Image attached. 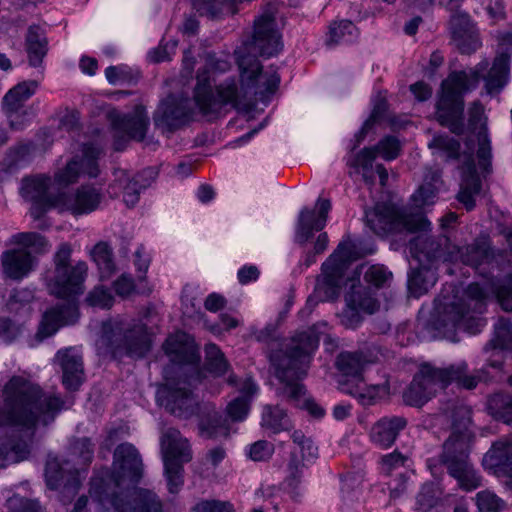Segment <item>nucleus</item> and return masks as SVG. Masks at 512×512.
<instances>
[{"label":"nucleus","instance_id":"40","mask_svg":"<svg viewBox=\"0 0 512 512\" xmlns=\"http://www.w3.org/2000/svg\"><path fill=\"white\" fill-rule=\"evenodd\" d=\"M25 43L30 65L38 67L48 51V40L44 30L37 25L30 26L26 34Z\"/></svg>","mask_w":512,"mask_h":512},{"label":"nucleus","instance_id":"31","mask_svg":"<svg viewBox=\"0 0 512 512\" xmlns=\"http://www.w3.org/2000/svg\"><path fill=\"white\" fill-rule=\"evenodd\" d=\"M483 465L497 476H507L512 487V438L494 443L484 455Z\"/></svg>","mask_w":512,"mask_h":512},{"label":"nucleus","instance_id":"56","mask_svg":"<svg viewBox=\"0 0 512 512\" xmlns=\"http://www.w3.org/2000/svg\"><path fill=\"white\" fill-rule=\"evenodd\" d=\"M476 504L479 512H500L505 507V502L493 491L483 490L476 495Z\"/></svg>","mask_w":512,"mask_h":512},{"label":"nucleus","instance_id":"32","mask_svg":"<svg viewBox=\"0 0 512 512\" xmlns=\"http://www.w3.org/2000/svg\"><path fill=\"white\" fill-rule=\"evenodd\" d=\"M55 359L62 369V384H82L87 380L83 357L77 348L68 347L59 350Z\"/></svg>","mask_w":512,"mask_h":512},{"label":"nucleus","instance_id":"4","mask_svg":"<svg viewBox=\"0 0 512 512\" xmlns=\"http://www.w3.org/2000/svg\"><path fill=\"white\" fill-rule=\"evenodd\" d=\"M366 219L367 225L377 235L418 233L409 241V249L420 266L433 268L441 262H453L450 254L455 244L446 234H427L431 223L419 209L381 203L376 205L374 211L366 213Z\"/></svg>","mask_w":512,"mask_h":512},{"label":"nucleus","instance_id":"23","mask_svg":"<svg viewBox=\"0 0 512 512\" xmlns=\"http://www.w3.org/2000/svg\"><path fill=\"white\" fill-rule=\"evenodd\" d=\"M101 201L102 193L99 189L82 185L74 193H59L57 209L73 215L88 214L95 211Z\"/></svg>","mask_w":512,"mask_h":512},{"label":"nucleus","instance_id":"37","mask_svg":"<svg viewBox=\"0 0 512 512\" xmlns=\"http://www.w3.org/2000/svg\"><path fill=\"white\" fill-rule=\"evenodd\" d=\"M356 274L358 276L363 274L364 284L358 283L357 285H362L366 293L374 296L373 289H383L390 286L393 275L385 266L375 264V265H361L357 270Z\"/></svg>","mask_w":512,"mask_h":512},{"label":"nucleus","instance_id":"6","mask_svg":"<svg viewBox=\"0 0 512 512\" xmlns=\"http://www.w3.org/2000/svg\"><path fill=\"white\" fill-rule=\"evenodd\" d=\"M503 362L492 360L482 368L468 374L466 362L452 364L445 368H438L429 362L419 365L418 371L414 374L411 384L441 383L451 384H478L479 382H500L504 378Z\"/></svg>","mask_w":512,"mask_h":512},{"label":"nucleus","instance_id":"42","mask_svg":"<svg viewBox=\"0 0 512 512\" xmlns=\"http://www.w3.org/2000/svg\"><path fill=\"white\" fill-rule=\"evenodd\" d=\"M101 280L110 279L117 271L112 247L104 241L98 242L90 251Z\"/></svg>","mask_w":512,"mask_h":512},{"label":"nucleus","instance_id":"50","mask_svg":"<svg viewBox=\"0 0 512 512\" xmlns=\"http://www.w3.org/2000/svg\"><path fill=\"white\" fill-rule=\"evenodd\" d=\"M486 292L478 283H471L464 292V296L450 304L463 303V309L472 310L481 314L485 307Z\"/></svg>","mask_w":512,"mask_h":512},{"label":"nucleus","instance_id":"13","mask_svg":"<svg viewBox=\"0 0 512 512\" xmlns=\"http://www.w3.org/2000/svg\"><path fill=\"white\" fill-rule=\"evenodd\" d=\"M165 476L170 493H177L183 484V463L192 459L188 440L172 427L162 431L160 438Z\"/></svg>","mask_w":512,"mask_h":512},{"label":"nucleus","instance_id":"2","mask_svg":"<svg viewBox=\"0 0 512 512\" xmlns=\"http://www.w3.org/2000/svg\"><path fill=\"white\" fill-rule=\"evenodd\" d=\"M0 426H9L11 439L0 449V468L27 458L37 424L47 426L62 410L73 405L71 397L43 392L36 386H4Z\"/></svg>","mask_w":512,"mask_h":512},{"label":"nucleus","instance_id":"60","mask_svg":"<svg viewBox=\"0 0 512 512\" xmlns=\"http://www.w3.org/2000/svg\"><path fill=\"white\" fill-rule=\"evenodd\" d=\"M274 453V445L266 440H259L251 444L248 456L253 461H267Z\"/></svg>","mask_w":512,"mask_h":512},{"label":"nucleus","instance_id":"9","mask_svg":"<svg viewBox=\"0 0 512 512\" xmlns=\"http://www.w3.org/2000/svg\"><path fill=\"white\" fill-rule=\"evenodd\" d=\"M319 340V333L314 327L298 332L273 359L276 376L283 384H293V381L304 377Z\"/></svg>","mask_w":512,"mask_h":512},{"label":"nucleus","instance_id":"8","mask_svg":"<svg viewBox=\"0 0 512 512\" xmlns=\"http://www.w3.org/2000/svg\"><path fill=\"white\" fill-rule=\"evenodd\" d=\"M471 434L469 431L451 433L442 445L440 463L464 491H473L481 486L482 477L470 461Z\"/></svg>","mask_w":512,"mask_h":512},{"label":"nucleus","instance_id":"49","mask_svg":"<svg viewBox=\"0 0 512 512\" xmlns=\"http://www.w3.org/2000/svg\"><path fill=\"white\" fill-rule=\"evenodd\" d=\"M403 403L420 408L437 395L434 386H405L401 391Z\"/></svg>","mask_w":512,"mask_h":512},{"label":"nucleus","instance_id":"21","mask_svg":"<svg viewBox=\"0 0 512 512\" xmlns=\"http://www.w3.org/2000/svg\"><path fill=\"white\" fill-rule=\"evenodd\" d=\"M81 157H74L66 166L56 172L55 181L60 185H69L77 181L81 173L95 178L99 174L97 160L101 150L94 144H85L82 149Z\"/></svg>","mask_w":512,"mask_h":512},{"label":"nucleus","instance_id":"17","mask_svg":"<svg viewBox=\"0 0 512 512\" xmlns=\"http://www.w3.org/2000/svg\"><path fill=\"white\" fill-rule=\"evenodd\" d=\"M50 185L51 178L45 174L22 179L20 194L24 199L33 202L31 215L36 219L40 218L46 210L58 208V194L49 193Z\"/></svg>","mask_w":512,"mask_h":512},{"label":"nucleus","instance_id":"22","mask_svg":"<svg viewBox=\"0 0 512 512\" xmlns=\"http://www.w3.org/2000/svg\"><path fill=\"white\" fill-rule=\"evenodd\" d=\"M68 462L50 458L46 463L45 476L50 489L62 488V500L69 501L78 491L81 482L76 469L66 467Z\"/></svg>","mask_w":512,"mask_h":512},{"label":"nucleus","instance_id":"63","mask_svg":"<svg viewBox=\"0 0 512 512\" xmlns=\"http://www.w3.org/2000/svg\"><path fill=\"white\" fill-rule=\"evenodd\" d=\"M194 512H233L231 503L220 500H203L192 509Z\"/></svg>","mask_w":512,"mask_h":512},{"label":"nucleus","instance_id":"30","mask_svg":"<svg viewBox=\"0 0 512 512\" xmlns=\"http://www.w3.org/2000/svg\"><path fill=\"white\" fill-rule=\"evenodd\" d=\"M464 161L460 166L462 172V182L457 199L462 203L466 210L471 211L475 207V195L481 190V180L478 176L473 155L463 154Z\"/></svg>","mask_w":512,"mask_h":512},{"label":"nucleus","instance_id":"41","mask_svg":"<svg viewBox=\"0 0 512 512\" xmlns=\"http://www.w3.org/2000/svg\"><path fill=\"white\" fill-rule=\"evenodd\" d=\"M32 150L33 146L30 144H21L10 148L0 164V178L4 179L6 175L12 174L28 164L32 160Z\"/></svg>","mask_w":512,"mask_h":512},{"label":"nucleus","instance_id":"36","mask_svg":"<svg viewBox=\"0 0 512 512\" xmlns=\"http://www.w3.org/2000/svg\"><path fill=\"white\" fill-rule=\"evenodd\" d=\"M375 361L374 357L362 351L342 352L337 356L336 366L343 375L353 377L357 381H364L362 373L368 364Z\"/></svg>","mask_w":512,"mask_h":512},{"label":"nucleus","instance_id":"24","mask_svg":"<svg viewBox=\"0 0 512 512\" xmlns=\"http://www.w3.org/2000/svg\"><path fill=\"white\" fill-rule=\"evenodd\" d=\"M317 207V213L308 208H303L300 211L295 228L294 240L296 243L305 244L312 238L314 231H321L325 227L331 203L328 199H319Z\"/></svg>","mask_w":512,"mask_h":512},{"label":"nucleus","instance_id":"1","mask_svg":"<svg viewBox=\"0 0 512 512\" xmlns=\"http://www.w3.org/2000/svg\"><path fill=\"white\" fill-rule=\"evenodd\" d=\"M275 14L276 8L268 3L254 20L252 39L235 50L241 74L240 86L234 78H228L216 86L215 94L206 85L205 74H200L193 99L170 94L160 101L153 113L155 127L162 132H175L192 121L197 111L212 120L226 107H248L251 95L263 103L269 102L271 95L278 89L280 76L276 70L263 72L257 56L271 57L282 49Z\"/></svg>","mask_w":512,"mask_h":512},{"label":"nucleus","instance_id":"18","mask_svg":"<svg viewBox=\"0 0 512 512\" xmlns=\"http://www.w3.org/2000/svg\"><path fill=\"white\" fill-rule=\"evenodd\" d=\"M401 150L399 140L394 136L384 137L377 145L373 147H365L360 150L350 162V165L356 168H362L363 179L366 183L372 185L375 182L373 172V162L381 156L383 159L390 161L398 157Z\"/></svg>","mask_w":512,"mask_h":512},{"label":"nucleus","instance_id":"48","mask_svg":"<svg viewBox=\"0 0 512 512\" xmlns=\"http://www.w3.org/2000/svg\"><path fill=\"white\" fill-rule=\"evenodd\" d=\"M386 110V99L378 96L374 100L373 109L369 118L364 122L360 131L355 134L354 144L351 148L352 151L362 143L369 131L373 129L374 125L380 123L384 119Z\"/></svg>","mask_w":512,"mask_h":512},{"label":"nucleus","instance_id":"47","mask_svg":"<svg viewBox=\"0 0 512 512\" xmlns=\"http://www.w3.org/2000/svg\"><path fill=\"white\" fill-rule=\"evenodd\" d=\"M261 426L276 434L281 431L289 430L291 422L285 410L278 405H266L262 412Z\"/></svg>","mask_w":512,"mask_h":512},{"label":"nucleus","instance_id":"55","mask_svg":"<svg viewBox=\"0 0 512 512\" xmlns=\"http://www.w3.org/2000/svg\"><path fill=\"white\" fill-rule=\"evenodd\" d=\"M356 27L349 20H342L339 23L334 22L329 28V37L326 40L327 45H335L340 41H352L356 36Z\"/></svg>","mask_w":512,"mask_h":512},{"label":"nucleus","instance_id":"14","mask_svg":"<svg viewBox=\"0 0 512 512\" xmlns=\"http://www.w3.org/2000/svg\"><path fill=\"white\" fill-rule=\"evenodd\" d=\"M450 257L453 259L452 263L460 262L483 275L494 268L500 270L501 264L505 261V253L494 250L490 241L485 237L476 238L471 244L464 247L455 244Z\"/></svg>","mask_w":512,"mask_h":512},{"label":"nucleus","instance_id":"27","mask_svg":"<svg viewBox=\"0 0 512 512\" xmlns=\"http://www.w3.org/2000/svg\"><path fill=\"white\" fill-rule=\"evenodd\" d=\"M163 349L171 362L184 367L186 373H189L192 365L201 359L198 348L189 341L188 335L184 332L170 335L164 342Z\"/></svg>","mask_w":512,"mask_h":512},{"label":"nucleus","instance_id":"39","mask_svg":"<svg viewBox=\"0 0 512 512\" xmlns=\"http://www.w3.org/2000/svg\"><path fill=\"white\" fill-rule=\"evenodd\" d=\"M38 82L36 80L23 81L10 89L3 98V108L6 114L11 117L20 111L36 91Z\"/></svg>","mask_w":512,"mask_h":512},{"label":"nucleus","instance_id":"19","mask_svg":"<svg viewBox=\"0 0 512 512\" xmlns=\"http://www.w3.org/2000/svg\"><path fill=\"white\" fill-rule=\"evenodd\" d=\"M350 281V291L345 296L346 307L340 318L342 325L354 329L362 322L360 311L372 314L378 310L379 303L375 296L366 293L362 285H355L353 278Z\"/></svg>","mask_w":512,"mask_h":512},{"label":"nucleus","instance_id":"20","mask_svg":"<svg viewBox=\"0 0 512 512\" xmlns=\"http://www.w3.org/2000/svg\"><path fill=\"white\" fill-rule=\"evenodd\" d=\"M449 30L455 46L462 54H472L481 46L474 22L459 8H451Z\"/></svg>","mask_w":512,"mask_h":512},{"label":"nucleus","instance_id":"35","mask_svg":"<svg viewBox=\"0 0 512 512\" xmlns=\"http://www.w3.org/2000/svg\"><path fill=\"white\" fill-rule=\"evenodd\" d=\"M406 426L407 419L402 416L383 417L372 426L370 438L381 447H390Z\"/></svg>","mask_w":512,"mask_h":512},{"label":"nucleus","instance_id":"7","mask_svg":"<svg viewBox=\"0 0 512 512\" xmlns=\"http://www.w3.org/2000/svg\"><path fill=\"white\" fill-rule=\"evenodd\" d=\"M357 241L345 237L321 266V275L317 277L314 297L321 302L333 301L346 284V272L352 260L361 254L357 250Z\"/></svg>","mask_w":512,"mask_h":512},{"label":"nucleus","instance_id":"62","mask_svg":"<svg viewBox=\"0 0 512 512\" xmlns=\"http://www.w3.org/2000/svg\"><path fill=\"white\" fill-rule=\"evenodd\" d=\"M9 512H41L37 501L13 496L8 499Z\"/></svg>","mask_w":512,"mask_h":512},{"label":"nucleus","instance_id":"25","mask_svg":"<svg viewBox=\"0 0 512 512\" xmlns=\"http://www.w3.org/2000/svg\"><path fill=\"white\" fill-rule=\"evenodd\" d=\"M78 316V308L74 301L67 300L58 304L44 313L36 337L42 341L54 335L61 326L74 324Z\"/></svg>","mask_w":512,"mask_h":512},{"label":"nucleus","instance_id":"52","mask_svg":"<svg viewBox=\"0 0 512 512\" xmlns=\"http://www.w3.org/2000/svg\"><path fill=\"white\" fill-rule=\"evenodd\" d=\"M231 68L228 55L224 53L209 52L205 56V66L202 71H198L197 76L205 74L207 77L206 85L212 90L210 73H224Z\"/></svg>","mask_w":512,"mask_h":512},{"label":"nucleus","instance_id":"61","mask_svg":"<svg viewBox=\"0 0 512 512\" xmlns=\"http://www.w3.org/2000/svg\"><path fill=\"white\" fill-rule=\"evenodd\" d=\"M497 300L503 310L512 312V276L505 278L495 289Z\"/></svg>","mask_w":512,"mask_h":512},{"label":"nucleus","instance_id":"15","mask_svg":"<svg viewBox=\"0 0 512 512\" xmlns=\"http://www.w3.org/2000/svg\"><path fill=\"white\" fill-rule=\"evenodd\" d=\"M149 125L150 118L142 105H137L132 113L115 116L112 119L115 150H124L130 140L143 141Z\"/></svg>","mask_w":512,"mask_h":512},{"label":"nucleus","instance_id":"46","mask_svg":"<svg viewBox=\"0 0 512 512\" xmlns=\"http://www.w3.org/2000/svg\"><path fill=\"white\" fill-rule=\"evenodd\" d=\"M447 418L451 420V433L468 431L471 420V410L468 406L453 400L443 408Z\"/></svg>","mask_w":512,"mask_h":512},{"label":"nucleus","instance_id":"12","mask_svg":"<svg viewBox=\"0 0 512 512\" xmlns=\"http://www.w3.org/2000/svg\"><path fill=\"white\" fill-rule=\"evenodd\" d=\"M71 253V246L62 243L54 256L55 271L49 289L53 295L60 298L81 294L87 276L86 262L79 261L74 266L69 264Z\"/></svg>","mask_w":512,"mask_h":512},{"label":"nucleus","instance_id":"11","mask_svg":"<svg viewBox=\"0 0 512 512\" xmlns=\"http://www.w3.org/2000/svg\"><path fill=\"white\" fill-rule=\"evenodd\" d=\"M102 339L114 358H142L151 349L147 326L139 320L103 323Z\"/></svg>","mask_w":512,"mask_h":512},{"label":"nucleus","instance_id":"26","mask_svg":"<svg viewBox=\"0 0 512 512\" xmlns=\"http://www.w3.org/2000/svg\"><path fill=\"white\" fill-rule=\"evenodd\" d=\"M157 174L154 168H146L133 177L125 170L115 171V185L123 190V199L128 207L132 208L138 203L140 193L152 184Z\"/></svg>","mask_w":512,"mask_h":512},{"label":"nucleus","instance_id":"64","mask_svg":"<svg viewBox=\"0 0 512 512\" xmlns=\"http://www.w3.org/2000/svg\"><path fill=\"white\" fill-rule=\"evenodd\" d=\"M437 503V496L431 485H424L417 496V509L428 512Z\"/></svg>","mask_w":512,"mask_h":512},{"label":"nucleus","instance_id":"53","mask_svg":"<svg viewBox=\"0 0 512 512\" xmlns=\"http://www.w3.org/2000/svg\"><path fill=\"white\" fill-rule=\"evenodd\" d=\"M488 345L501 350L509 349L512 345V322L507 318H499L494 325V337Z\"/></svg>","mask_w":512,"mask_h":512},{"label":"nucleus","instance_id":"54","mask_svg":"<svg viewBox=\"0 0 512 512\" xmlns=\"http://www.w3.org/2000/svg\"><path fill=\"white\" fill-rule=\"evenodd\" d=\"M34 299V291L29 288H15L11 291L7 301V308L12 313H19L23 310L30 312V303Z\"/></svg>","mask_w":512,"mask_h":512},{"label":"nucleus","instance_id":"51","mask_svg":"<svg viewBox=\"0 0 512 512\" xmlns=\"http://www.w3.org/2000/svg\"><path fill=\"white\" fill-rule=\"evenodd\" d=\"M491 414L506 424H512V397L503 393H495L487 402Z\"/></svg>","mask_w":512,"mask_h":512},{"label":"nucleus","instance_id":"33","mask_svg":"<svg viewBox=\"0 0 512 512\" xmlns=\"http://www.w3.org/2000/svg\"><path fill=\"white\" fill-rule=\"evenodd\" d=\"M276 395L282 401L296 408L306 410L315 418H321L325 414L324 409L307 394L305 386H277Z\"/></svg>","mask_w":512,"mask_h":512},{"label":"nucleus","instance_id":"38","mask_svg":"<svg viewBox=\"0 0 512 512\" xmlns=\"http://www.w3.org/2000/svg\"><path fill=\"white\" fill-rule=\"evenodd\" d=\"M432 154L444 162L458 161L461 154V144L458 139L447 133L435 134L428 142Z\"/></svg>","mask_w":512,"mask_h":512},{"label":"nucleus","instance_id":"44","mask_svg":"<svg viewBox=\"0 0 512 512\" xmlns=\"http://www.w3.org/2000/svg\"><path fill=\"white\" fill-rule=\"evenodd\" d=\"M437 281L435 271L428 266L413 269L408 277V289L415 297L426 293Z\"/></svg>","mask_w":512,"mask_h":512},{"label":"nucleus","instance_id":"43","mask_svg":"<svg viewBox=\"0 0 512 512\" xmlns=\"http://www.w3.org/2000/svg\"><path fill=\"white\" fill-rule=\"evenodd\" d=\"M342 392L363 406L374 405L391 394L390 386H342Z\"/></svg>","mask_w":512,"mask_h":512},{"label":"nucleus","instance_id":"29","mask_svg":"<svg viewBox=\"0 0 512 512\" xmlns=\"http://www.w3.org/2000/svg\"><path fill=\"white\" fill-rule=\"evenodd\" d=\"M230 369V365L224 355L216 344L209 343L205 346V362L204 365H200V361L192 365L189 378L193 381H203L207 378V375L213 377H219L227 373Z\"/></svg>","mask_w":512,"mask_h":512},{"label":"nucleus","instance_id":"57","mask_svg":"<svg viewBox=\"0 0 512 512\" xmlns=\"http://www.w3.org/2000/svg\"><path fill=\"white\" fill-rule=\"evenodd\" d=\"M113 300L110 290L104 286H96L86 297L88 305L99 308H110Z\"/></svg>","mask_w":512,"mask_h":512},{"label":"nucleus","instance_id":"3","mask_svg":"<svg viewBox=\"0 0 512 512\" xmlns=\"http://www.w3.org/2000/svg\"><path fill=\"white\" fill-rule=\"evenodd\" d=\"M500 51L488 70L487 59L479 62L470 72L454 71L442 82V96L437 103V120L456 135L464 132L463 95L474 89L482 78L489 95H497L506 86L509 78L512 54V31L498 35Z\"/></svg>","mask_w":512,"mask_h":512},{"label":"nucleus","instance_id":"58","mask_svg":"<svg viewBox=\"0 0 512 512\" xmlns=\"http://www.w3.org/2000/svg\"><path fill=\"white\" fill-rule=\"evenodd\" d=\"M293 443L297 446L302 459H312L317 456V447L310 438H307L300 430H295L291 435Z\"/></svg>","mask_w":512,"mask_h":512},{"label":"nucleus","instance_id":"45","mask_svg":"<svg viewBox=\"0 0 512 512\" xmlns=\"http://www.w3.org/2000/svg\"><path fill=\"white\" fill-rule=\"evenodd\" d=\"M257 386H244L239 395L227 405V413L233 421H242L250 410V403L257 394Z\"/></svg>","mask_w":512,"mask_h":512},{"label":"nucleus","instance_id":"34","mask_svg":"<svg viewBox=\"0 0 512 512\" xmlns=\"http://www.w3.org/2000/svg\"><path fill=\"white\" fill-rule=\"evenodd\" d=\"M33 256L24 248L5 251L1 256L4 274L13 280L27 276L33 267Z\"/></svg>","mask_w":512,"mask_h":512},{"label":"nucleus","instance_id":"16","mask_svg":"<svg viewBox=\"0 0 512 512\" xmlns=\"http://www.w3.org/2000/svg\"><path fill=\"white\" fill-rule=\"evenodd\" d=\"M109 502L118 512H162L163 504L152 491L137 488H125L113 492L104 502Z\"/></svg>","mask_w":512,"mask_h":512},{"label":"nucleus","instance_id":"5","mask_svg":"<svg viewBox=\"0 0 512 512\" xmlns=\"http://www.w3.org/2000/svg\"><path fill=\"white\" fill-rule=\"evenodd\" d=\"M157 403L168 412L188 418L194 414L200 417L201 435L208 439L226 438L230 434L228 419L216 411L208 402H200L193 391L181 386H158Z\"/></svg>","mask_w":512,"mask_h":512},{"label":"nucleus","instance_id":"59","mask_svg":"<svg viewBox=\"0 0 512 512\" xmlns=\"http://www.w3.org/2000/svg\"><path fill=\"white\" fill-rule=\"evenodd\" d=\"M22 329V324L12 320L11 318H0V338L4 342L11 343L15 341L22 333Z\"/></svg>","mask_w":512,"mask_h":512},{"label":"nucleus","instance_id":"10","mask_svg":"<svg viewBox=\"0 0 512 512\" xmlns=\"http://www.w3.org/2000/svg\"><path fill=\"white\" fill-rule=\"evenodd\" d=\"M114 465L117 471L104 478L91 480L90 493L98 497L100 502L109 498L113 492L129 488L136 484L143 473V464L138 450L130 443L120 444L114 452Z\"/></svg>","mask_w":512,"mask_h":512},{"label":"nucleus","instance_id":"28","mask_svg":"<svg viewBox=\"0 0 512 512\" xmlns=\"http://www.w3.org/2000/svg\"><path fill=\"white\" fill-rule=\"evenodd\" d=\"M463 303L445 304L440 323L445 329L464 330L470 334H476L484 326V319L474 315L472 310L463 309Z\"/></svg>","mask_w":512,"mask_h":512}]
</instances>
